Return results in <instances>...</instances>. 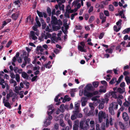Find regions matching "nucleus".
<instances>
[{
  "mask_svg": "<svg viewBox=\"0 0 130 130\" xmlns=\"http://www.w3.org/2000/svg\"><path fill=\"white\" fill-rule=\"evenodd\" d=\"M51 23L53 25L58 24L61 25L62 23V22L60 20H58L55 17L52 15Z\"/></svg>",
  "mask_w": 130,
  "mask_h": 130,
  "instance_id": "2",
  "label": "nucleus"
},
{
  "mask_svg": "<svg viewBox=\"0 0 130 130\" xmlns=\"http://www.w3.org/2000/svg\"><path fill=\"white\" fill-rule=\"evenodd\" d=\"M53 110H51V111L50 112L49 111H47L48 116L47 118H46L45 119L46 120L50 121L52 119V117L51 115L53 113Z\"/></svg>",
  "mask_w": 130,
  "mask_h": 130,
  "instance_id": "10",
  "label": "nucleus"
},
{
  "mask_svg": "<svg viewBox=\"0 0 130 130\" xmlns=\"http://www.w3.org/2000/svg\"><path fill=\"white\" fill-rule=\"evenodd\" d=\"M102 5L103 6L106 5L108 4V1H104L101 3Z\"/></svg>",
  "mask_w": 130,
  "mask_h": 130,
  "instance_id": "39",
  "label": "nucleus"
},
{
  "mask_svg": "<svg viewBox=\"0 0 130 130\" xmlns=\"http://www.w3.org/2000/svg\"><path fill=\"white\" fill-rule=\"evenodd\" d=\"M117 101L118 104L121 106L122 103L121 100L120 99L118 98H117Z\"/></svg>",
  "mask_w": 130,
  "mask_h": 130,
  "instance_id": "53",
  "label": "nucleus"
},
{
  "mask_svg": "<svg viewBox=\"0 0 130 130\" xmlns=\"http://www.w3.org/2000/svg\"><path fill=\"white\" fill-rule=\"evenodd\" d=\"M109 99L107 98H105V99H102V102L104 104L106 103H108V101H109Z\"/></svg>",
  "mask_w": 130,
  "mask_h": 130,
  "instance_id": "30",
  "label": "nucleus"
},
{
  "mask_svg": "<svg viewBox=\"0 0 130 130\" xmlns=\"http://www.w3.org/2000/svg\"><path fill=\"white\" fill-rule=\"evenodd\" d=\"M104 103H101L99 104V108L100 109H102L104 107Z\"/></svg>",
  "mask_w": 130,
  "mask_h": 130,
  "instance_id": "38",
  "label": "nucleus"
},
{
  "mask_svg": "<svg viewBox=\"0 0 130 130\" xmlns=\"http://www.w3.org/2000/svg\"><path fill=\"white\" fill-rule=\"evenodd\" d=\"M19 15L18 13H14L12 14L11 18L13 20L15 21L18 19Z\"/></svg>",
  "mask_w": 130,
  "mask_h": 130,
  "instance_id": "11",
  "label": "nucleus"
},
{
  "mask_svg": "<svg viewBox=\"0 0 130 130\" xmlns=\"http://www.w3.org/2000/svg\"><path fill=\"white\" fill-rule=\"evenodd\" d=\"M78 125H73V130H78Z\"/></svg>",
  "mask_w": 130,
  "mask_h": 130,
  "instance_id": "61",
  "label": "nucleus"
},
{
  "mask_svg": "<svg viewBox=\"0 0 130 130\" xmlns=\"http://www.w3.org/2000/svg\"><path fill=\"white\" fill-rule=\"evenodd\" d=\"M37 13L39 16L40 17H43V14L41 12L39 11L38 10H37Z\"/></svg>",
  "mask_w": 130,
  "mask_h": 130,
  "instance_id": "35",
  "label": "nucleus"
},
{
  "mask_svg": "<svg viewBox=\"0 0 130 130\" xmlns=\"http://www.w3.org/2000/svg\"><path fill=\"white\" fill-rule=\"evenodd\" d=\"M15 78L17 82H19L20 81V78L19 74H17L15 75Z\"/></svg>",
  "mask_w": 130,
  "mask_h": 130,
  "instance_id": "23",
  "label": "nucleus"
},
{
  "mask_svg": "<svg viewBox=\"0 0 130 130\" xmlns=\"http://www.w3.org/2000/svg\"><path fill=\"white\" fill-rule=\"evenodd\" d=\"M73 112L74 114L71 117V119L72 120H74L76 118L78 111H73Z\"/></svg>",
  "mask_w": 130,
  "mask_h": 130,
  "instance_id": "9",
  "label": "nucleus"
},
{
  "mask_svg": "<svg viewBox=\"0 0 130 130\" xmlns=\"http://www.w3.org/2000/svg\"><path fill=\"white\" fill-rule=\"evenodd\" d=\"M80 129L83 130H87L89 128V126L87 122L84 124V122L82 120L80 122Z\"/></svg>",
  "mask_w": 130,
  "mask_h": 130,
  "instance_id": "3",
  "label": "nucleus"
},
{
  "mask_svg": "<svg viewBox=\"0 0 130 130\" xmlns=\"http://www.w3.org/2000/svg\"><path fill=\"white\" fill-rule=\"evenodd\" d=\"M130 79V77L128 76H127L125 77V80L127 83H128V82Z\"/></svg>",
  "mask_w": 130,
  "mask_h": 130,
  "instance_id": "59",
  "label": "nucleus"
},
{
  "mask_svg": "<svg viewBox=\"0 0 130 130\" xmlns=\"http://www.w3.org/2000/svg\"><path fill=\"white\" fill-rule=\"evenodd\" d=\"M94 17L93 16H91L89 19V22L90 23H91L92 21L94 20Z\"/></svg>",
  "mask_w": 130,
  "mask_h": 130,
  "instance_id": "44",
  "label": "nucleus"
},
{
  "mask_svg": "<svg viewBox=\"0 0 130 130\" xmlns=\"http://www.w3.org/2000/svg\"><path fill=\"white\" fill-rule=\"evenodd\" d=\"M100 97V96L99 95H96L94 97H92L91 100L92 101H96L97 100V98H98Z\"/></svg>",
  "mask_w": 130,
  "mask_h": 130,
  "instance_id": "50",
  "label": "nucleus"
},
{
  "mask_svg": "<svg viewBox=\"0 0 130 130\" xmlns=\"http://www.w3.org/2000/svg\"><path fill=\"white\" fill-rule=\"evenodd\" d=\"M56 36V34L53 33V34L51 38L52 41L53 43H54V41L57 42L58 40H60L61 39V38L60 37H57Z\"/></svg>",
  "mask_w": 130,
  "mask_h": 130,
  "instance_id": "6",
  "label": "nucleus"
},
{
  "mask_svg": "<svg viewBox=\"0 0 130 130\" xmlns=\"http://www.w3.org/2000/svg\"><path fill=\"white\" fill-rule=\"evenodd\" d=\"M123 75L126 76H128V75L129 74V72L127 71H125L123 73Z\"/></svg>",
  "mask_w": 130,
  "mask_h": 130,
  "instance_id": "56",
  "label": "nucleus"
},
{
  "mask_svg": "<svg viewBox=\"0 0 130 130\" xmlns=\"http://www.w3.org/2000/svg\"><path fill=\"white\" fill-rule=\"evenodd\" d=\"M46 34L47 35H46L44 37V38L46 39H47L48 37L49 38L50 37H51V35L49 33L47 32Z\"/></svg>",
  "mask_w": 130,
  "mask_h": 130,
  "instance_id": "45",
  "label": "nucleus"
},
{
  "mask_svg": "<svg viewBox=\"0 0 130 130\" xmlns=\"http://www.w3.org/2000/svg\"><path fill=\"white\" fill-rule=\"evenodd\" d=\"M119 125L120 126L121 128L123 129H124L125 127L124 126L121 122L120 121L119 122Z\"/></svg>",
  "mask_w": 130,
  "mask_h": 130,
  "instance_id": "34",
  "label": "nucleus"
},
{
  "mask_svg": "<svg viewBox=\"0 0 130 130\" xmlns=\"http://www.w3.org/2000/svg\"><path fill=\"white\" fill-rule=\"evenodd\" d=\"M109 8L110 10L112 11H113L114 9L112 5H109Z\"/></svg>",
  "mask_w": 130,
  "mask_h": 130,
  "instance_id": "54",
  "label": "nucleus"
},
{
  "mask_svg": "<svg viewBox=\"0 0 130 130\" xmlns=\"http://www.w3.org/2000/svg\"><path fill=\"white\" fill-rule=\"evenodd\" d=\"M105 125H102L100 128V125L99 124H96V130H105Z\"/></svg>",
  "mask_w": 130,
  "mask_h": 130,
  "instance_id": "12",
  "label": "nucleus"
},
{
  "mask_svg": "<svg viewBox=\"0 0 130 130\" xmlns=\"http://www.w3.org/2000/svg\"><path fill=\"white\" fill-rule=\"evenodd\" d=\"M14 3L15 5H17L18 7H20V2L19 1H15L14 2Z\"/></svg>",
  "mask_w": 130,
  "mask_h": 130,
  "instance_id": "36",
  "label": "nucleus"
},
{
  "mask_svg": "<svg viewBox=\"0 0 130 130\" xmlns=\"http://www.w3.org/2000/svg\"><path fill=\"white\" fill-rule=\"evenodd\" d=\"M47 11L49 16H50L51 14V11L50 8H48L47 9Z\"/></svg>",
  "mask_w": 130,
  "mask_h": 130,
  "instance_id": "43",
  "label": "nucleus"
},
{
  "mask_svg": "<svg viewBox=\"0 0 130 130\" xmlns=\"http://www.w3.org/2000/svg\"><path fill=\"white\" fill-rule=\"evenodd\" d=\"M114 106H113V108L115 109H118V105L117 103L115 102H114Z\"/></svg>",
  "mask_w": 130,
  "mask_h": 130,
  "instance_id": "48",
  "label": "nucleus"
},
{
  "mask_svg": "<svg viewBox=\"0 0 130 130\" xmlns=\"http://www.w3.org/2000/svg\"><path fill=\"white\" fill-rule=\"evenodd\" d=\"M109 111L110 113L112 115H115V112L113 109H109Z\"/></svg>",
  "mask_w": 130,
  "mask_h": 130,
  "instance_id": "47",
  "label": "nucleus"
},
{
  "mask_svg": "<svg viewBox=\"0 0 130 130\" xmlns=\"http://www.w3.org/2000/svg\"><path fill=\"white\" fill-rule=\"evenodd\" d=\"M79 104L78 102H76L75 103V109L76 110L75 111H78V112H79Z\"/></svg>",
  "mask_w": 130,
  "mask_h": 130,
  "instance_id": "19",
  "label": "nucleus"
},
{
  "mask_svg": "<svg viewBox=\"0 0 130 130\" xmlns=\"http://www.w3.org/2000/svg\"><path fill=\"white\" fill-rule=\"evenodd\" d=\"M47 120H46L44 122V125L45 127H47L50 125L51 123V121L47 122Z\"/></svg>",
  "mask_w": 130,
  "mask_h": 130,
  "instance_id": "28",
  "label": "nucleus"
},
{
  "mask_svg": "<svg viewBox=\"0 0 130 130\" xmlns=\"http://www.w3.org/2000/svg\"><path fill=\"white\" fill-rule=\"evenodd\" d=\"M24 93V91H20L19 93V94L20 95V98H22L24 97V95H23V93Z\"/></svg>",
  "mask_w": 130,
  "mask_h": 130,
  "instance_id": "51",
  "label": "nucleus"
},
{
  "mask_svg": "<svg viewBox=\"0 0 130 130\" xmlns=\"http://www.w3.org/2000/svg\"><path fill=\"white\" fill-rule=\"evenodd\" d=\"M22 77L24 78L27 79L28 78V76L27 74L25 72H22Z\"/></svg>",
  "mask_w": 130,
  "mask_h": 130,
  "instance_id": "20",
  "label": "nucleus"
},
{
  "mask_svg": "<svg viewBox=\"0 0 130 130\" xmlns=\"http://www.w3.org/2000/svg\"><path fill=\"white\" fill-rule=\"evenodd\" d=\"M99 121L100 123L103 121V119H105L108 117V115L104 111H100L98 113Z\"/></svg>",
  "mask_w": 130,
  "mask_h": 130,
  "instance_id": "1",
  "label": "nucleus"
},
{
  "mask_svg": "<svg viewBox=\"0 0 130 130\" xmlns=\"http://www.w3.org/2000/svg\"><path fill=\"white\" fill-rule=\"evenodd\" d=\"M117 91L120 93H123L125 91V89H121V88H119L117 89Z\"/></svg>",
  "mask_w": 130,
  "mask_h": 130,
  "instance_id": "24",
  "label": "nucleus"
},
{
  "mask_svg": "<svg viewBox=\"0 0 130 130\" xmlns=\"http://www.w3.org/2000/svg\"><path fill=\"white\" fill-rule=\"evenodd\" d=\"M54 128L56 130H58L59 125L57 124H56L54 125Z\"/></svg>",
  "mask_w": 130,
  "mask_h": 130,
  "instance_id": "64",
  "label": "nucleus"
},
{
  "mask_svg": "<svg viewBox=\"0 0 130 130\" xmlns=\"http://www.w3.org/2000/svg\"><path fill=\"white\" fill-rule=\"evenodd\" d=\"M10 76L12 79H13L15 78V75H14L13 72L11 71H10Z\"/></svg>",
  "mask_w": 130,
  "mask_h": 130,
  "instance_id": "33",
  "label": "nucleus"
},
{
  "mask_svg": "<svg viewBox=\"0 0 130 130\" xmlns=\"http://www.w3.org/2000/svg\"><path fill=\"white\" fill-rule=\"evenodd\" d=\"M104 14L107 16H109V12L107 10H104Z\"/></svg>",
  "mask_w": 130,
  "mask_h": 130,
  "instance_id": "55",
  "label": "nucleus"
},
{
  "mask_svg": "<svg viewBox=\"0 0 130 130\" xmlns=\"http://www.w3.org/2000/svg\"><path fill=\"white\" fill-rule=\"evenodd\" d=\"M58 3V5L60 8L61 7V5L62 3H64L65 1H57Z\"/></svg>",
  "mask_w": 130,
  "mask_h": 130,
  "instance_id": "29",
  "label": "nucleus"
},
{
  "mask_svg": "<svg viewBox=\"0 0 130 130\" xmlns=\"http://www.w3.org/2000/svg\"><path fill=\"white\" fill-rule=\"evenodd\" d=\"M112 120L113 119L112 118H110L109 119V122L110 124L111 125H112L113 124Z\"/></svg>",
  "mask_w": 130,
  "mask_h": 130,
  "instance_id": "63",
  "label": "nucleus"
},
{
  "mask_svg": "<svg viewBox=\"0 0 130 130\" xmlns=\"http://www.w3.org/2000/svg\"><path fill=\"white\" fill-rule=\"evenodd\" d=\"M105 51L109 53H111L113 52L111 48H109L106 50Z\"/></svg>",
  "mask_w": 130,
  "mask_h": 130,
  "instance_id": "40",
  "label": "nucleus"
},
{
  "mask_svg": "<svg viewBox=\"0 0 130 130\" xmlns=\"http://www.w3.org/2000/svg\"><path fill=\"white\" fill-rule=\"evenodd\" d=\"M5 98H4L3 99V102L4 104V105L6 107H8L9 108H11V106L10 105V103L8 102H6L5 101Z\"/></svg>",
  "mask_w": 130,
  "mask_h": 130,
  "instance_id": "18",
  "label": "nucleus"
},
{
  "mask_svg": "<svg viewBox=\"0 0 130 130\" xmlns=\"http://www.w3.org/2000/svg\"><path fill=\"white\" fill-rule=\"evenodd\" d=\"M130 79V77L128 76H127L125 77V80L127 83H128V82Z\"/></svg>",
  "mask_w": 130,
  "mask_h": 130,
  "instance_id": "60",
  "label": "nucleus"
},
{
  "mask_svg": "<svg viewBox=\"0 0 130 130\" xmlns=\"http://www.w3.org/2000/svg\"><path fill=\"white\" fill-rule=\"evenodd\" d=\"M124 105L126 107L130 105V103L127 101H126L123 103Z\"/></svg>",
  "mask_w": 130,
  "mask_h": 130,
  "instance_id": "42",
  "label": "nucleus"
},
{
  "mask_svg": "<svg viewBox=\"0 0 130 130\" xmlns=\"http://www.w3.org/2000/svg\"><path fill=\"white\" fill-rule=\"evenodd\" d=\"M99 92L97 91H95L93 93H90L87 92L86 90H85L84 91V94L88 97H91L93 95L98 94Z\"/></svg>",
  "mask_w": 130,
  "mask_h": 130,
  "instance_id": "4",
  "label": "nucleus"
},
{
  "mask_svg": "<svg viewBox=\"0 0 130 130\" xmlns=\"http://www.w3.org/2000/svg\"><path fill=\"white\" fill-rule=\"evenodd\" d=\"M87 98L85 97H82L81 99V101L82 102V106H85L87 102Z\"/></svg>",
  "mask_w": 130,
  "mask_h": 130,
  "instance_id": "13",
  "label": "nucleus"
},
{
  "mask_svg": "<svg viewBox=\"0 0 130 130\" xmlns=\"http://www.w3.org/2000/svg\"><path fill=\"white\" fill-rule=\"evenodd\" d=\"M122 20L121 19L119 20V21L116 23V25L118 26H120L121 24V22Z\"/></svg>",
  "mask_w": 130,
  "mask_h": 130,
  "instance_id": "58",
  "label": "nucleus"
},
{
  "mask_svg": "<svg viewBox=\"0 0 130 130\" xmlns=\"http://www.w3.org/2000/svg\"><path fill=\"white\" fill-rule=\"evenodd\" d=\"M114 106V102H113L110 104L109 105V109H113Z\"/></svg>",
  "mask_w": 130,
  "mask_h": 130,
  "instance_id": "52",
  "label": "nucleus"
},
{
  "mask_svg": "<svg viewBox=\"0 0 130 130\" xmlns=\"http://www.w3.org/2000/svg\"><path fill=\"white\" fill-rule=\"evenodd\" d=\"M44 50V49L41 46H38L36 48V51L38 52H41L40 53V54L41 55L45 54L44 53H42L43 52Z\"/></svg>",
  "mask_w": 130,
  "mask_h": 130,
  "instance_id": "7",
  "label": "nucleus"
},
{
  "mask_svg": "<svg viewBox=\"0 0 130 130\" xmlns=\"http://www.w3.org/2000/svg\"><path fill=\"white\" fill-rule=\"evenodd\" d=\"M9 83L10 84H13V86L14 87H15L17 85L16 82L13 79H10L9 81Z\"/></svg>",
  "mask_w": 130,
  "mask_h": 130,
  "instance_id": "21",
  "label": "nucleus"
},
{
  "mask_svg": "<svg viewBox=\"0 0 130 130\" xmlns=\"http://www.w3.org/2000/svg\"><path fill=\"white\" fill-rule=\"evenodd\" d=\"M24 84L25 85L27 88L28 89L29 88V86L30 85L29 83L26 81H25Z\"/></svg>",
  "mask_w": 130,
  "mask_h": 130,
  "instance_id": "57",
  "label": "nucleus"
},
{
  "mask_svg": "<svg viewBox=\"0 0 130 130\" xmlns=\"http://www.w3.org/2000/svg\"><path fill=\"white\" fill-rule=\"evenodd\" d=\"M116 81V79L115 78H113L111 81L109 82V83L111 84H113L115 83Z\"/></svg>",
  "mask_w": 130,
  "mask_h": 130,
  "instance_id": "31",
  "label": "nucleus"
},
{
  "mask_svg": "<svg viewBox=\"0 0 130 130\" xmlns=\"http://www.w3.org/2000/svg\"><path fill=\"white\" fill-rule=\"evenodd\" d=\"M122 117L123 119L125 121H127L128 120L129 117L126 113H123V114Z\"/></svg>",
  "mask_w": 130,
  "mask_h": 130,
  "instance_id": "15",
  "label": "nucleus"
},
{
  "mask_svg": "<svg viewBox=\"0 0 130 130\" xmlns=\"http://www.w3.org/2000/svg\"><path fill=\"white\" fill-rule=\"evenodd\" d=\"M78 50L81 52H87L86 49L85 48V47L84 46L79 45L78 46Z\"/></svg>",
  "mask_w": 130,
  "mask_h": 130,
  "instance_id": "14",
  "label": "nucleus"
},
{
  "mask_svg": "<svg viewBox=\"0 0 130 130\" xmlns=\"http://www.w3.org/2000/svg\"><path fill=\"white\" fill-rule=\"evenodd\" d=\"M51 25L49 24L48 25V26H47L46 28H45V30L46 31L49 32H52V29L50 28V27Z\"/></svg>",
  "mask_w": 130,
  "mask_h": 130,
  "instance_id": "27",
  "label": "nucleus"
},
{
  "mask_svg": "<svg viewBox=\"0 0 130 130\" xmlns=\"http://www.w3.org/2000/svg\"><path fill=\"white\" fill-rule=\"evenodd\" d=\"M99 83L98 82H94L93 83V85L95 88L97 87L99 85Z\"/></svg>",
  "mask_w": 130,
  "mask_h": 130,
  "instance_id": "37",
  "label": "nucleus"
},
{
  "mask_svg": "<svg viewBox=\"0 0 130 130\" xmlns=\"http://www.w3.org/2000/svg\"><path fill=\"white\" fill-rule=\"evenodd\" d=\"M129 31V28H127L126 29L124 30L123 32L122 33L123 34H125L126 33H128Z\"/></svg>",
  "mask_w": 130,
  "mask_h": 130,
  "instance_id": "41",
  "label": "nucleus"
},
{
  "mask_svg": "<svg viewBox=\"0 0 130 130\" xmlns=\"http://www.w3.org/2000/svg\"><path fill=\"white\" fill-rule=\"evenodd\" d=\"M111 94L113 98H114L116 99L118 98V96L116 94V93L115 92H111Z\"/></svg>",
  "mask_w": 130,
  "mask_h": 130,
  "instance_id": "32",
  "label": "nucleus"
},
{
  "mask_svg": "<svg viewBox=\"0 0 130 130\" xmlns=\"http://www.w3.org/2000/svg\"><path fill=\"white\" fill-rule=\"evenodd\" d=\"M48 111H49L50 112H51V111H50L49 110H53V111L54 110V109H53V106L52 105H49L48 106Z\"/></svg>",
  "mask_w": 130,
  "mask_h": 130,
  "instance_id": "49",
  "label": "nucleus"
},
{
  "mask_svg": "<svg viewBox=\"0 0 130 130\" xmlns=\"http://www.w3.org/2000/svg\"><path fill=\"white\" fill-rule=\"evenodd\" d=\"M62 23L60 25V24H56L53 26V28L54 30H57L60 29L61 28V26L62 25Z\"/></svg>",
  "mask_w": 130,
  "mask_h": 130,
  "instance_id": "8",
  "label": "nucleus"
},
{
  "mask_svg": "<svg viewBox=\"0 0 130 130\" xmlns=\"http://www.w3.org/2000/svg\"><path fill=\"white\" fill-rule=\"evenodd\" d=\"M68 123L70 127L71 128L72 127V122L70 120H68Z\"/></svg>",
  "mask_w": 130,
  "mask_h": 130,
  "instance_id": "62",
  "label": "nucleus"
},
{
  "mask_svg": "<svg viewBox=\"0 0 130 130\" xmlns=\"http://www.w3.org/2000/svg\"><path fill=\"white\" fill-rule=\"evenodd\" d=\"M22 90V89L19 86H15L14 91L16 93L18 94L19 93V91Z\"/></svg>",
  "mask_w": 130,
  "mask_h": 130,
  "instance_id": "17",
  "label": "nucleus"
},
{
  "mask_svg": "<svg viewBox=\"0 0 130 130\" xmlns=\"http://www.w3.org/2000/svg\"><path fill=\"white\" fill-rule=\"evenodd\" d=\"M86 90H92V86L91 84H88L86 86Z\"/></svg>",
  "mask_w": 130,
  "mask_h": 130,
  "instance_id": "25",
  "label": "nucleus"
},
{
  "mask_svg": "<svg viewBox=\"0 0 130 130\" xmlns=\"http://www.w3.org/2000/svg\"><path fill=\"white\" fill-rule=\"evenodd\" d=\"M60 124L61 126L62 127H64L65 126V124L64 123L63 121L62 120H60Z\"/></svg>",
  "mask_w": 130,
  "mask_h": 130,
  "instance_id": "46",
  "label": "nucleus"
},
{
  "mask_svg": "<svg viewBox=\"0 0 130 130\" xmlns=\"http://www.w3.org/2000/svg\"><path fill=\"white\" fill-rule=\"evenodd\" d=\"M24 60L25 61V63H29L30 59L29 58H28V57L27 56H25L24 57Z\"/></svg>",
  "mask_w": 130,
  "mask_h": 130,
  "instance_id": "26",
  "label": "nucleus"
},
{
  "mask_svg": "<svg viewBox=\"0 0 130 130\" xmlns=\"http://www.w3.org/2000/svg\"><path fill=\"white\" fill-rule=\"evenodd\" d=\"M5 83H7L5 82V80L4 79H0V84L2 85V88L3 89H4L5 87Z\"/></svg>",
  "mask_w": 130,
  "mask_h": 130,
  "instance_id": "16",
  "label": "nucleus"
},
{
  "mask_svg": "<svg viewBox=\"0 0 130 130\" xmlns=\"http://www.w3.org/2000/svg\"><path fill=\"white\" fill-rule=\"evenodd\" d=\"M36 35L38 36L37 32H35L32 31H31L29 36L30 39H32L34 40H35L37 39V37Z\"/></svg>",
  "mask_w": 130,
  "mask_h": 130,
  "instance_id": "5",
  "label": "nucleus"
},
{
  "mask_svg": "<svg viewBox=\"0 0 130 130\" xmlns=\"http://www.w3.org/2000/svg\"><path fill=\"white\" fill-rule=\"evenodd\" d=\"M71 100L70 98L69 97L68 95H66L65 96L63 100L62 101L63 102H65L66 101H69Z\"/></svg>",
  "mask_w": 130,
  "mask_h": 130,
  "instance_id": "22",
  "label": "nucleus"
}]
</instances>
